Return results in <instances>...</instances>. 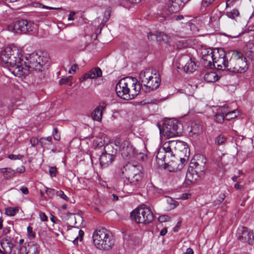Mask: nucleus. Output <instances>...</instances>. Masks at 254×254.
<instances>
[{
    "mask_svg": "<svg viewBox=\"0 0 254 254\" xmlns=\"http://www.w3.org/2000/svg\"><path fill=\"white\" fill-rule=\"evenodd\" d=\"M163 165L164 168L170 172H175L181 170L179 166H177L173 161L165 163Z\"/></svg>",
    "mask_w": 254,
    "mask_h": 254,
    "instance_id": "25",
    "label": "nucleus"
},
{
    "mask_svg": "<svg viewBox=\"0 0 254 254\" xmlns=\"http://www.w3.org/2000/svg\"><path fill=\"white\" fill-rule=\"evenodd\" d=\"M226 15L228 18L235 19L236 17L239 16L240 13L237 9L234 8L230 11H227Z\"/></svg>",
    "mask_w": 254,
    "mask_h": 254,
    "instance_id": "34",
    "label": "nucleus"
},
{
    "mask_svg": "<svg viewBox=\"0 0 254 254\" xmlns=\"http://www.w3.org/2000/svg\"><path fill=\"white\" fill-rule=\"evenodd\" d=\"M226 141V138L223 135H219L216 139L215 142L218 145H223Z\"/></svg>",
    "mask_w": 254,
    "mask_h": 254,
    "instance_id": "38",
    "label": "nucleus"
},
{
    "mask_svg": "<svg viewBox=\"0 0 254 254\" xmlns=\"http://www.w3.org/2000/svg\"><path fill=\"white\" fill-rule=\"evenodd\" d=\"M163 127L166 135L173 137L181 134L183 126L176 120L169 119L164 123Z\"/></svg>",
    "mask_w": 254,
    "mask_h": 254,
    "instance_id": "10",
    "label": "nucleus"
},
{
    "mask_svg": "<svg viewBox=\"0 0 254 254\" xmlns=\"http://www.w3.org/2000/svg\"><path fill=\"white\" fill-rule=\"evenodd\" d=\"M197 161L201 160V164H200L197 161H195L193 159L191 161V168L189 169L186 174V178L188 181L192 182L197 179L198 177V173L203 172L204 170V165L206 163V159L204 156L198 155L196 156Z\"/></svg>",
    "mask_w": 254,
    "mask_h": 254,
    "instance_id": "8",
    "label": "nucleus"
},
{
    "mask_svg": "<svg viewBox=\"0 0 254 254\" xmlns=\"http://www.w3.org/2000/svg\"><path fill=\"white\" fill-rule=\"evenodd\" d=\"M228 56H230L229 71L232 72H244L248 69L247 60L243 54L238 51L228 52Z\"/></svg>",
    "mask_w": 254,
    "mask_h": 254,
    "instance_id": "4",
    "label": "nucleus"
},
{
    "mask_svg": "<svg viewBox=\"0 0 254 254\" xmlns=\"http://www.w3.org/2000/svg\"><path fill=\"white\" fill-rule=\"evenodd\" d=\"M10 231H11L10 227H6L4 228V229L3 230V234L6 235L8 234L10 232Z\"/></svg>",
    "mask_w": 254,
    "mask_h": 254,
    "instance_id": "57",
    "label": "nucleus"
},
{
    "mask_svg": "<svg viewBox=\"0 0 254 254\" xmlns=\"http://www.w3.org/2000/svg\"><path fill=\"white\" fill-rule=\"evenodd\" d=\"M57 191H58V190H57L54 189H51V188H47V189L46 190V194L49 197H51L54 195H56Z\"/></svg>",
    "mask_w": 254,
    "mask_h": 254,
    "instance_id": "41",
    "label": "nucleus"
},
{
    "mask_svg": "<svg viewBox=\"0 0 254 254\" xmlns=\"http://www.w3.org/2000/svg\"><path fill=\"white\" fill-rule=\"evenodd\" d=\"M127 178V181L129 182L131 185L136 186L141 181L142 176V174H140Z\"/></svg>",
    "mask_w": 254,
    "mask_h": 254,
    "instance_id": "29",
    "label": "nucleus"
},
{
    "mask_svg": "<svg viewBox=\"0 0 254 254\" xmlns=\"http://www.w3.org/2000/svg\"><path fill=\"white\" fill-rule=\"evenodd\" d=\"M170 217L166 215H162L159 217L158 221L161 223L165 222L168 221H170Z\"/></svg>",
    "mask_w": 254,
    "mask_h": 254,
    "instance_id": "45",
    "label": "nucleus"
},
{
    "mask_svg": "<svg viewBox=\"0 0 254 254\" xmlns=\"http://www.w3.org/2000/svg\"><path fill=\"white\" fill-rule=\"evenodd\" d=\"M75 14V12L74 11H71L70 12L69 14V16L68 17V20H73L74 19L73 18V16Z\"/></svg>",
    "mask_w": 254,
    "mask_h": 254,
    "instance_id": "56",
    "label": "nucleus"
},
{
    "mask_svg": "<svg viewBox=\"0 0 254 254\" xmlns=\"http://www.w3.org/2000/svg\"><path fill=\"white\" fill-rule=\"evenodd\" d=\"M202 130V126L196 123H192L191 126V129L190 131V135H197L201 132Z\"/></svg>",
    "mask_w": 254,
    "mask_h": 254,
    "instance_id": "27",
    "label": "nucleus"
},
{
    "mask_svg": "<svg viewBox=\"0 0 254 254\" xmlns=\"http://www.w3.org/2000/svg\"><path fill=\"white\" fill-rule=\"evenodd\" d=\"M185 61H187L186 64L184 66L185 72L186 73H192L196 69L197 65L194 59L185 56L180 59V63H183Z\"/></svg>",
    "mask_w": 254,
    "mask_h": 254,
    "instance_id": "16",
    "label": "nucleus"
},
{
    "mask_svg": "<svg viewBox=\"0 0 254 254\" xmlns=\"http://www.w3.org/2000/svg\"><path fill=\"white\" fill-rule=\"evenodd\" d=\"M56 196H59L65 201H68L69 200L68 196L61 190H58Z\"/></svg>",
    "mask_w": 254,
    "mask_h": 254,
    "instance_id": "40",
    "label": "nucleus"
},
{
    "mask_svg": "<svg viewBox=\"0 0 254 254\" xmlns=\"http://www.w3.org/2000/svg\"><path fill=\"white\" fill-rule=\"evenodd\" d=\"M34 25L27 20H17L7 26V29L10 32L16 34H26L27 32L33 31Z\"/></svg>",
    "mask_w": 254,
    "mask_h": 254,
    "instance_id": "9",
    "label": "nucleus"
},
{
    "mask_svg": "<svg viewBox=\"0 0 254 254\" xmlns=\"http://www.w3.org/2000/svg\"><path fill=\"white\" fill-rule=\"evenodd\" d=\"M102 71L98 67H95L91 69L88 72L85 73L83 76L79 79L80 82H83L87 79H94L102 76Z\"/></svg>",
    "mask_w": 254,
    "mask_h": 254,
    "instance_id": "20",
    "label": "nucleus"
},
{
    "mask_svg": "<svg viewBox=\"0 0 254 254\" xmlns=\"http://www.w3.org/2000/svg\"><path fill=\"white\" fill-rule=\"evenodd\" d=\"M148 39L150 40L156 39L159 42L167 43L169 41V37L163 32H156L155 33L149 32L147 35Z\"/></svg>",
    "mask_w": 254,
    "mask_h": 254,
    "instance_id": "21",
    "label": "nucleus"
},
{
    "mask_svg": "<svg viewBox=\"0 0 254 254\" xmlns=\"http://www.w3.org/2000/svg\"><path fill=\"white\" fill-rule=\"evenodd\" d=\"M191 196V194L190 193H183L180 198L183 200H186V199H187L188 198H189Z\"/></svg>",
    "mask_w": 254,
    "mask_h": 254,
    "instance_id": "53",
    "label": "nucleus"
},
{
    "mask_svg": "<svg viewBox=\"0 0 254 254\" xmlns=\"http://www.w3.org/2000/svg\"><path fill=\"white\" fill-rule=\"evenodd\" d=\"M20 190L24 194H27L29 193L28 188L25 187H22L20 188Z\"/></svg>",
    "mask_w": 254,
    "mask_h": 254,
    "instance_id": "55",
    "label": "nucleus"
},
{
    "mask_svg": "<svg viewBox=\"0 0 254 254\" xmlns=\"http://www.w3.org/2000/svg\"><path fill=\"white\" fill-rule=\"evenodd\" d=\"M78 235L80 238V241H81L84 235V231L81 230H80L78 232Z\"/></svg>",
    "mask_w": 254,
    "mask_h": 254,
    "instance_id": "63",
    "label": "nucleus"
},
{
    "mask_svg": "<svg viewBox=\"0 0 254 254\" xmlns=\"http://www.w3.org/2000/svg\"><path fill=\"white\" fill-rule=\"evenodd\" d=\"M72 77L71 76H68L67 77L62 78L59 80V84L60 85L67 84L68 82L72 80Z\"/></svg>",
    "mask_w": 254,
    "mask_h": 254,
    "instance_id": "43",
    "label": "nucleus"
},
{
    "mask_svg": "<svg viewBox=\"0 0 254 254\" xmlns=\"http://www.w3.org/2000/svg\"><path fill=\"white\" fill-rule=\"evenodd\" d=\"M62 219L64 220H67L68 219H74L75 221V223H76V219L77 218L75 216V215L70 212H67L66 213H63L62 215Z\"/></svg>",
    "mask_w": 254,
    "mask_h": 254,
    "instance_id": "35",
    "label": "nucleus"
},
{
    "mask_svg": "<svg viewBox=\"0 0 254 254\" xmlns=\"http://www.w3.org/2000/svg\"><path fill=\"white\" fill-rule=\"evenodd\" d=\"M19 211V207L17 206L12 207H8L5 209V214L9 216H13Z\"/></svg>",
    "mask_w": 254,
    "mask_h": 254,
    "instance_id": "33",
    "label": "nucleus"
},
{
    "mask_svg": "<svg viewBox=\"0 0 254 254\" xmlns=\"http://www.w3.org/2000/svg\"><path fill=\"white\" fill-rule=\"evenodd\" d=\"M45 64V61L40 55L37 53H32L28 57H24L22 67L28 69V75L32 70L42 71Z\"/></svg>",
    "mask_w": 254,
    "mask_h": 254,
    "instance_id": "6",
    "label": "nucleus"
},
{
    "mask_svg": "<svg viewBox=\"0 0 254 254\" xmlns=\"http://www.w3.org/2000/svg\"><path fill=\"white\" fill-rule=\"evenodd\" d=\"M23 155H14V154H10L8 156V158L11 160H20L23 158Z\"/></svg>",
    "mask_w": 254,
    "mask_h": 254,
    "instance_id": "46",
    "label": "nucleus"
},
{
    "mask_svg": "<svg viewBox=\"0 0 254 254\" xmlns=\"http://www.w3.org/2000/svg\"><path fill=\"white\" fill-rule=\"evenodd\" d=\"M78 69V66L77 64H75L73 65L70 69L68 71V73L70 74H73L76 72V71Z\"/></svg>",
    "mask_w": 254,
    "mask_h": 254,
    "instance_id": "49",
    "label": "nucleus"
},
{
    "mask_svg": "<svg viewBox=\"0 0 254 254\" xmlns=\"http://www.w3.org/2000/svg\"><path fill=\"white\" fill-rule=\"evenodd\" d=\"M114 144L118 147L124 158H131L136 154L135 149L129 140L126 138H116Z\"/></svg>",
    "mask_w": 254,
    "mask_h": 254,
    "instance_id": "11",
    "label": "nucleus"
},
{
    "mask_svg": "<svg viewBox=\"0 0 254 254\" xmlns=\"http://www.w3.org/2000/svg\"><path fill=\"white\" fill-rule=\"evenodd\" d=\"M167 233V229L166 228H164L160 231V234L161 236H164Z\"/></svg>",
    "mask_w": 254,
    "mask_h": 254,
    "instance_id": "60",
    "label": "nucleus"
},
{
    "mask_svg": "<svg viewBox=\"0 0 254 254\" xmlns=\"http://www.w3.org/2000/svg\"><path fill=\"white\" fill-rule=\"evenodd\" d=\"M93 240L96 248L102 250L109 251L115 244V240L112 233L103 228L94 232Z\"/></svg>",
    "mask_w": 254,
    "mask_h": 254,
    "instance_id": "3",
    "label": "nucleus"
},
{
    "mask_svg": "<svg viewBox=\"0 0 254 254\" xmlns=\"http://www.w3.org/2000/svg\"><path fill=\"white\" fill-rule=\"evenodd\" d=\"M23 242H24V240L23 239H20L18 243L16 242V241L15 240V242L14 243V244L17 243L18 245H18V248H19L20 247L23 246V245H22V246L21 245V244H22L23 243Z\"/></svg>",
    "mask_w": 254,
    "mask_h": 254,
    "instance_id": "61",
    "label": "nucleus"
},
{
    "mask_svg": "<svg viewBox=\"0 0 254 254\" xmlns=\"http://www.w3.org/2000/svg\"><path fill=\"white\" fill-rule=\"evenodd\" d=\"M216 0H201L200 2V10L204 11L208 7L212 6Z\"/></svg>",
    "mask_w": 254,
    "mask_h": 254,
    "instance_id": "30",
    "label": "nucleus"
},
{
    "mask_svg": "<svg viewBox=\"0 0 254 254\" xmlns=\"http://www.w3.org/2000/svg\"><path fill=\"white\" fill-rule=\"evenodd\" d=\"M17 249L18 254H39L38 247L37 244L29 243L26 246Z\"/></svg>",
    "mask_w": 254,
    "mask_h": 254,
    "instance_id": "17",
    "label": "nucleus"
},
{
    "mask_svg": "<svg viewBox=\"0 0 254 254\" xmlns=\"http://www.w3.org/2000/svg\"><path fill=\"white\" fill-rule=\"evenodd\" d=\"M105 18H106L105 21H107L110 18V13L109 11H106L105 13Z\"/></svg>",
    "mask_w": 254,
    "mask_h": 254,
    "instance_id": "62",
    "label": "nucleus"
},
{
    "mask_svg": "<svg viewBox=\"0 0 254 254\" xmlns=\"http://www.w3.org/2000/svg\"><path fill=\"white\" fill-rule=\"evenodd\" d=\"M49 173L52 177L56 176L57 168L55 167H51L49 169Z\"/></svg>",
    "mask_w": 254,
    "mask_h": 254,
    "instance_id": "48",
    "label": "nucleus"
},
{
    "mask_svg": "<svg viewBox=\"0 0 254 254\" xmlns=\"http://www.w3.org/2000/svg\"><path fill=\"white\" fill-rule=\"evenodd\" d=\"M39 217L41 221H47L48 219V217L45 214V213L43 212H40L39 213Z\"/></svg>",
    "mask_w": 254,
    "mask_h": 254,
    "instance_id": "51",
    "label": "nucleus"
},
{
    "mask_svg": "<svg viewBox=\"0 0 254 254\" xmlns=\"http://www.w3.org/2000/svg\"><path fill=\"white\" fill-rule=\"evenodd\" d=\"M242 188V186L240 185L238 183H236L235 185H234V188L236 190H239V189H241V188Z\"/></svg>",
    "mask_w": 254,
    "mask_h": 254,
    "instance_id": "64",
    "label": "nucleus"
},
{
    "mask_svg": "<svg viewBox=\"0 0 254 254\" xmlns=\"http://www.w3.org/2000/svg\"><path fill=\"white\" fill-rule=\"evenodd\" d=\"M182 0H168L166 3V16H169L172 13H176L184 6Z\"/></svg>",
    "mask_w": 254,
    "mask_h": 254,
    "instance_id": "15",
    "label": "nucleus"
},
{
    "mask_svg": "<svg viewBox=\"0 0 254 254\" xmlns=\"http://www.w3.org/2000/svg\"><path fill=\"white\" fill-rule=\"evenodd\" d=\"M180 161L181 162V165H179L180 168L181 169L183 168V165L186 163V159L185 158H181Z\"/></svg>",
    "mask_w": 254,
    "mask_h": 254,
    "instance_id": "58",
    "label": "nucleus"
},
{
    "mask_svg": "<svg viewBox=\"0 0 254 254\" xmlns=\"http://www.w3.org/2000/svg\"><path fill=\"white\" fill-rule=\"evenodd\" d=\"M219 17L217 14H214L211 15L210 17V20L211 22H214L217 21V19H219Z\"/></svg>",
    "mask_w": 254,
    "mask_h": 254,
    "instance_id": "54",
    "label": "nucleus"
},
{
    "mask_svg": "<svg viewBox=\"0 0 254 254\" xmlns=\"http://www.w3.org/2000/svg\"><path fill=\"white\" fill-rule=\"evenodd\" d=\"M218 111H220V113L224 115L225 116H227V114L230 111L229 107L227 105H224L222 107H220L218 109Z\"/></svg>",
    "mask_w": 254,
    "mask_h": 254,
    "instance_id": "39",
    "label": "nucleus"
},
{
    "mask_svg": "<svg viewBox=\"0 0 254 254\" xmlns=\"http://www.w3.org/2000/svg\"><path fill=\"white\" fill-rule=\"evenodd\" d=\"M168 157L167 155L160 148L156 155V161L159 166H163L166 163L165 159Z\"/></svg>",
    "mask_w": 254,
    "mask_h": 254,
    "instance_id": "24",
    "label": "nucleus"
},
{
    "mask_svg": "<svg viewBox=\"0 0 254 254\" xmlns=\"http://www.w3.org/2000/svg\"><path fill=\"white\" fill-rule=\"evenodd\" d=\"M27 237L29 239L32 240L35 238V233L33 232V228L30 226H28L27 228Z\"/></svg>",
    "mask_w": 254,
    "mask_h": 254,
    "instance_id": "37",
    "label": "nucleus"
},
{
    "mask_svg": "<svg viewBox=\"0 0 254 254\" xmlns=\"http://www.w3.org/2000/svg\"><path fill=\"white\" fill-rule=\"evenodd\" d=\"M124 169L127 177L142 174V167L138 164L134 165L128 163L124 167Z\"/></svg>",
    "mask_w": 254,
    "mask_h": 254,
    "instance_id": "18",
    "label": "nucleus"
},
{
    "mask_svg": "<svg viewBox=\"0 0 254 254\" xmlns=\"http://www.w3.org/2000/svg\"><path fill=\"white\" fill-rule=\"evenodd\" d=\"M238 240L244 243H248L252 245L254 240L253 233L249 229L245 227H239L236 232Z\"/></svg>",
    "mask_w": 254,
    "mask_h": 254,
    "instance_id": "13",
    "label": "nucleus"
},
{
    "mask_svg": "<svg viewBox=\"0 0 254 254\" xmlns=\"http://www.w3.org/2000/svg\"><path fill=\"white\" fill-rule=\"evenodd\" d=\"M15 171V173H18L21 174L25 171V168L24 166H21L20 167L17 168Z\"/></svg>",
    "mask_w": 254,
    "mask_h": 254,
    "instance_id": "52",
    "label": "nucleus"
},
{
    "mask_svg": "<svg viewBox=\"0 0 254 254\" xmlns=\"http://www.w3.org/2000/svg\"><path fill=\"white\" fill-rule=\"evenodd\" d=\"M167 155L168 158L174 157V152L171 149L170 145H169L168 142H165L162 148H160Z\"/></svg>",
    "mask_w": 254,
    "mask_h": 254,
    "instance_id": "28",
    "label": "nucleus"
},
{
    "mask_svg": "<svg viewBox=\"0 0 254 254\" xmlns=\"http://www.w3.org/2000/svg\"><path fill=\"white\" fill-rule=\"evenodd\" d=\"M247 56L252 60H254V44L247 52Z\"/></svg>",
    "mask_w": 254,
    "mask_h": 254,
    "instance_id": "44",
    "label": "nucleus"
},
{
    "mask_svg": "<svg viewBox=\"0 0 254 254\" xmlns=\"http://www.w3.org/2000/svg\"><path fill=\"white\" fill-rule=\"evenodd\" d=\"M40 7H41L43 8H46V9H50V10H52V9H62V7H50V6H46V5L42 4H40Z\"/></svg>",
    "mask_w": 254,
    "mask_h": 254,
    "instance_id": "50",
    "label": "nucleus"
},
{
    "mask_svg": "<svg viewBox=\"0 0 254 254\" xmlns=\"http://www.w3.org/2000/svg\"><path fill=\"white\" fill-rule=\"evenodd\" d=\"M193 251L191 248H189L187 249L184 254H193Z\"/></svg>",
    "mask_w": 254,
    "mask_h": 254,
    "instance_id": "59",
    "label": "nucleus"
},
{
    "mask_svg": "<svg viewBox=\"0 0 254 254\" xmlns=\"http://www.w3.org/2000/svg\"><path fill=\"white\" fill-rule=\"evenodd\" d=\"M24 57L21 50L15 46L8 47L0 54V64L7 67L15 76L18 77L27 75V69L22 67Z\"/></svg>",
    "mask_w": 254,
    "mask_h": 254,
    "instance_id": "1",
    "label": "nucleus"
},
{
    "mask_svg": "<svg viewBox=\"0 0 254 254\" xmlns=\"http://www.w3.org/2000/svg\"><path fill=\"white\" fill-rule=\"evenodd\" d=\"M167 142L173 151L176 150L177 148L182 146L184 143L183 141L174 140H169Z\"/></svg>",
    "mask_w": 254,
    "mask_h": 254,
    "instance_id": "32",
    "label": "nucleus"
},
{
    "mask_svg": "<svg viewBox=\"0 0 254 254\" xmlns=\"http://www.w3.org/2000/svg\"><path fill=\"white\" fill-rule=\"evenodd\" d=\"M237 115L236 114L235 110L230 111L227 116H225V120H230V119L237 117Z\"/></svg>",
    "mask_w": 254,
    "mask_h": 254,
    "instance_id": "42",
    "label": "nucleus"
},
{
    "mask_svg": "<svg viewBox=\"0 0 254 254\" xmlns=\"http://www.w3.org/2000/svg\"><path fill=\"white\" fill-rule=\"evenodd\" d=\"M225 120V116L222 114L220 113V111L217 112L215 116V120L217 123H221Z\"/></svg>",
    "mask_w": 254,
    "mask_h": 254,
    "instance_id": "36",
    "label": "nucleus"
},
{
    "mask_svg": "<svg viewBox=\"0 0 254 254\" xmlns=\"http://www.w3.org/2000/svg\"><path fill=\"white\" fill-rule=\"evenodd\" d=\"M130 217L136 223L143 224L151 223L154 219L151 210L144 205L134 209L130 213Z\"/></svg>",
    "mask_w": 254,
    "mask_h": 254,
    "instance_id": "7",
    "label": "nucleus"
},
{
    "mask_svg": "<svg viewBox=\"0 0 254 254\" xmlns=\"http://www.w3.org/2000/svg\"><path fill=\"white\" fill-rule=\"evenodd\" d=\"M30 143L32 146L34 147L39 143V140L37 137H33L30 138Z\"/></svg>",
    "mask_w": 254,
    "mask_h": 254,
    "instance_id": "47",
    "label": "nucleus"
},
{
    "mask_svg": "<svg viewBox=\"0 0 254 254\" xmlns=\"http://www.w3.org/2000/svg\"><path fill=\"white\" fill-rule=\"evenodd\" d=\"M0 173L5 180L11 179L15 176V170L10 167L0 168Z\"/></svg>",
    "mask_w": 254,
    "mask_h": 254,
    "instance_id": "23",
    "label": "nucleus"
},
{
    "mask_svg": "<svg viewBox=\"0 0 254 254\" xmlns=\"http://www.w3.org/2000/svg\"><path fill=\"white\" fill-rule=\"evenodd\" d=\"M106 106L107 103L105 102H101L92 112L91 115L92 119L94 121L100 122L102 118L103 111Z\"/></svg>",
    "mask_w": 254,
    "mask_h": 254,
    "instance_id": "19",
    "label": "nucleus"
},
{
    "mask_svg": "<svg viewBox=\"0 0 254 254\" xmlns=\"http://www.w3.org/2000/svg\"><path fill=\"white\" fill-rule=\"evenodd\" d=\"M15 240L10 237H5L2 239L0 245L3 250V254H16L17 253V243L14 244Z\"/></svg>",
    "mask_w": 254,
    "mask_h": 254,
    "instance_id": "14",
    "label": "nucleus"
},
{
    "mask_svg": "<svg viewBox=\"0 0 254 254\" xmlns=\"http://www.w3.org/2000/svg\"><path fill=\"white\" fill-rule=\"evenodd\" d=\"M153 73L150 69L141 71L139 75V81L144 86L145 92H150L158 88L160 85V79L156 73Z\"/></svg>",
    "mask_w": 254,
    "mask_h": 254,
    "instance_id": "5",
    "label": "nucleus"
},
{
    "mask_svg": "<svg viewBox=\"0 0 254 254\" xmlns=\"http://www.w3.org/2000/svg\"><path fill=\"white\" fill-rule=\"evenodd\" d=\"M228 52L226 53L223 57H219L217 60L216 58H213V54L212 52H211L209 54H208L206 57V58L204 59L205 61H209L210 62V59H211L213 61L214 66H217L219 69H227L229 71V61L228 58L230 56H228Z\"/></svg>",
    "mask_w": 254,
    "mask_h": 254,
    "instance_id": "12",
    "label": "nucleus"
},
{
    "mask_svg": "<svg viewBox=\"0 0 254 254\" xmlns=\"http://www.w3.org/2000/svg\"><path fill=\"white\" fill-rule=\"evenodd\" d=\"M204 78L208 82H214L218 80V76L215 72H210L204 74Z\"/></svg>",
    "mask_w": 254,
    "mask_h": 254,
    "instance_id": "26",
    "label": "nucleus"
},
{
    "mask_svg": "<svg viewBox=\"0 0 254 254\" xmlns=\"http://www.w3.org/2000/svg\"><path fill=\"white\" fill-rule=\"evenodd\" d=\"M114 160L113 155L103 153L100 157V163L102 168H105L111 165Z\"/></svg>",
    "mask_w": 254,
    "mask_h": 254,
    "instance_id": "22",
    "label": "nucleus"
},
{
    "mask_svg": "<svg viewBox=\"0 0 254 254\" xmlns=\"http://www.w3.org/2000/svg\"><path fill=\"white\" fill-rule=\"evenodd\" d=\"M141 86L135 78L127 77L121 79L117 84L116 91L120 98L129 100L137 96Z\"/></svg>",
    "mask_w": 254,
    "mask_h": 254,
    "instance_id": "2",
    "label": "nucleus"
},
{
    "mask_svg": "<svg viewBox=\"0 0 254 254\" xmlns=\"http://www.w3.org/2000/svg\"><path fill=\"white\" fill-rule=\"evenodd\" d=\"M51 137H41L39 139V143L42 147H48L51 145Z\"/></svg>",
    "mask_w": 254,
    "mask_h": 254,
    "instance_id": "31",
    "label": "nucleus"
}]
</instances>
